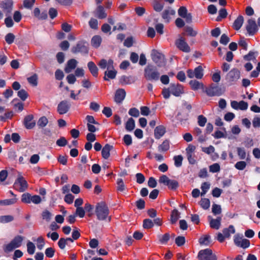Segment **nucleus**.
Listing matches in <instances>:
<instances>
[{
  "instance_id": "53",
  "label": "nucleus",
  "mask_w": 260,
  "mask_h": 260,
  "mask_svg": "<svg viewBox=\"0 0 260 260\" xmlns=\"http://www.w3.org/2000/svg\"><path fill=\"white\" fill-rule=\"evenodd\" d=\"M212 211L215 215L220 214L221 212V206L219 205L213 204L212 205Z\"/></svg>"
},
{
  "instance_id": "34",
  "label": "nucleus",
  "mask_w": 260,
  "mask_h": 260,
  "mask_svg": "<svg viewBox=\"0 0 260 260\" xmlns=\"http://www.w3.org/2000/svg\"><path fill=\"white\" fill-rule=\"evenodd\" d=\"M170 238V235L169 233H166L164 235H158L157 239L159 242L161 244H166L169 241Z\"/></svg>"
},
{
  "instance_id": "55",
  "label": "nucleus",
  "mask_w": 260,
  "mask_h": 260,
  "mask_svg": "<svg viewBox=\"0 0 260 260\" xmlns=\"http://www.w3.org/2000/svg\"><path fill=\"white\" fill-rule=\"evenodd\" d=\"M38 78L37 75L35 74L27 78L28 82L33 86H37Z\"/></svg>"
},
{
  "instance_id": "37",
  "label": "nucleus",
  "mask_w": 260,
  "mask_h": 260,
  "mask_svg": "<svg viewBox=\"0 0 260 260\" xmlns=\"http://www.w3.org/2000/svg\"><path fill=\"white\" fill-rule=\"evenodd\" d=\"M135 127V122L133 118H129L125 124V129L127 131H132Z\"/></svg>"
},
{
  "instance_id": "41",
  "label": "nucleus",
  "mask_w": 260,
  "mask_h": 260,
  "mask_svg": "<svg viewBox=\"0 0 260 260\" xmlns=\"http://www.w3.org/2000/svg\"><path fill=\"white\" fill-rule=\"evenodd\" d=\"M199 242L201 245H209L211 243L210 237L209 236L202 237L200 238Z\"/></svg>"
},
{
  "instance_id": "27",
  "label": "nucleus",
  "mask_w": 260,
  "mask_h": 260,
  "mask_svg": "<svg viewBox=\"0 0 260 260\" xmlns=\"http://www.w3.org/2000/svg\"><path fill=\"white\" fill-rule=\"evenodd\" d=\"M189 84L190 85L191 89L193 90H197L204 88L203 84L196 80H192L190 81Z\"/></svg>"
},
{
  "instance_id": "58",
  "label": "nucleus",
  "mask_w": 260,
  "mask_h": 260,
  "mask_svg": "<svg viewBox=\"0 0 260 260\" xmlns=\"http://www.w3.org/2000/svg\"><path fill=\"white\" fill-rule=\"evenodd\" d=\"M246 166V163L244 161H238L235 165V167L239 170H243Z\"/></svg>"
},
{
  "instance_id": "5",
  "label": "nucleus",
  "mask_w": 260,
  "mask_h": 260,
  "mask_svg": "<svg viewBox=\"0 0 260 260\" xmlns=\"http://www.w3.org/2000/svg\"><path fill=\"white\" fill-rule=\"evenodd\" d=\"M152 60L158 67H162L166 65V60L165 56L156 50H153L151 54Z\"/></svg>"
},
{
  "instance_id": "47",
  "label": "nucleus",
  "mask_w": 260,
  "mask_h": 260,
  "mask_svg": "<svg viewBox=\"0 0 260 260\" xmlns=\"http://www.w3.org/2000/svg\"><path fill=\"white\" fill-rule=\"evenodd\" d=\"M42 216L43 219L48 222L51 220L52 215L48 210H45L42 212Z\"/></svg>"
},
{
  "instance_id": "63",
  "label": "nucleus",
  "mask_w": 260,
  "mask_h": 260,
  "mask_svg": "<svg viewBox=\"0 0 260 260\" xmlns=\"http://www.w3.org/2000/svg\"><path fill=\"white\" fill-rule=\"evenodd\" d=\"M18 96L24 101L27 99L28 94L24 89H21L18 92Z\"/></svg>"
},
{
  "instance_id": "33",
  "label": "nucleus",
  "mask_w": 260,
  "mask_h": 260,
  "mask_svg": "<svg viewBox=\"0 0 260 260\" xmlns=\"http://www.w3.org/2000/svg\"><path fill=\"white\" fill-rule=\"evenodd\" d=\"M95 15L100 19H104L107 17V14L105 13L104 8L101 6H99L95 11Z\"/></svg>"
},
{
  "instance_id": "24",
  "label": "nucleus",
  "mask_w": 260,
  "mask_h": 260,
  "mask_svg": "<svg viewBox=\"0 0 260 260\" xmlns=\"http://www.w3.org/2000/svg\"><path fill=\"white\" fill-rule=\"evenodd\" d=\"M220 91V88L216 86H211L210 88L207 89L206 92L208 95L210 96H213L215 95H220L221 94Z\"/></svg>"
},
{
  "instance_id": "17",
  "label": "nucleus",
  "mask_w": 260,
  "mask_h": 260,
  "mask_svg": "<svg viewBox=\"0 0 260 260\" xmlns=\"http://www.w3.org/2000/svg\"><path fill=\"white\" fill-rule=\"evenodd\" d=\"M13 3L11 0H6L1 4V6L3 9L6 15H10L12 11Z\"/></svg>"
},
{
  "instance_id": "43",
  "label": "nucleus",
  "mask_w": 260,
  "mask_h": 260,
  "mask_svg": "<svg viewBox=\"0 0 260 260\" xmlns=\"http://www.w3.org/2000/svg\"><path fill=\"white\" fill-rule=\"evenodd\" d=\"M174 165L176 167H180L182 164L183 157L181 155L174 156Z\"/></svg>"
},
{
  "instance_id": "29",
  "label": "nucleus",
  "mask_w": 260,
  "mask_h": 260,
  "mask_svg": "<svg viewBox=\"0 0 260 260\" xmlns=\"http://www.w3.org/2000/svg\"><path fill=\"white\" fill-rule=\"evenodd\" d=\"M108 71H106L105 72V76L104 79L105 80L108 81L109 79H114L116 77V75L117 74V72L113 69H108Z\"/></svg>"
},
{
  "instance_id": "51",
  "label": "nucleus",
  "mask_w": 260,
  "mask_h": 260,
  "mask_svg": "<svg viewBox=\"0 0 260 260\" xmlns=\"http://www.w3.org/2000/svg\"><path fill=\"white\" fill-rule=\"evenodd\" d=\"M167 186L171 189L175 190L178 187V182L175 180L170 179Z\"/></svg>"
},
{
  "instance_id": "26",
  "label": "nucleus",
  "mask_w": 260,
  "mask_h": 260,
  "mask_svg": "<svg viewBox=\"0 0 260 260\" xmlns=\"http://www.w3.org/2000/svg\"><path fill=\"white\" fill-rule=\"evenodd\" d=\"M170 142L169 140H164L162 143L158 146V151L160 152H166L170 149Z\"/></svg>"
},
{
  "instance_id": "62",
  "label": "nucleus",
  "mask_w": 260,
  "mask_h": 260,
  "mask_svg": "<svg viewBox=\"0 0 260 260\" xmlns=\"http://www.w3.org/2000/svg\"><path fill=\"white\" fill-rule=\"evenodd\" d=\"M15 39V36L12 33L8 34L5 37V41L8 44H11Z\"/></svg>"
},
{
  "instance_id": "61",
  "label": "nucleus",
  "mask_w": 260,
  "mask_h": 260,
  "mask_svg": "<svg viewBox=\"0 0 260 260\" xmlns=\"http://www.w3.org/2000/svg\"><path fill=\"white\" fill-rule=\"evenodd\" d=\"M128 114L132 116L138 117L140 115V112L138 109L136 108H133L129 109L128 111Z\"/></svg>"
},
{
  "instance_id": "40",
  "label": "nucleus",
  "mask_w": 260,
  "mask_h": 260,
  "mask_svg": "<svg viewBox=\"0 0 260 260\" xmlns=\"http://www.w3.org/2000/svg\"><path fill=\"white\" fill-rule=\"evenodd\" d=\"M17 200V199L16 198L1 200L0 201V205L6 206L13 205L16 203Z\"/></svg>"
},
{
  "instance_id": "2",
  "label": "nucleus",
  "mask_w": 260,
  "mask_h": 260,
  "mask_svg": "<svg viewBox=\"0 0 260 260\" xmlns=\"http://www.w3.org/2000/svg\"><path fill=\"white\" fill-rule=\"evenodd\" d=\"M95 214L97 218L100 220H104L108 217V221L111 220V217L108 216L109 209L104 202H100L97 204L95 207Z\"/></svg>"
},
{
  "instance_id": "19",
  "label": "nucleus",
  "mask_w": 260,
  "mask_h": 260,
  "mask_svg": "<svg viewBox=\"0 0 260 260\" xmlns=\"http://www.w3.org/2000/svg\"><path fill=\"white\" fill-rule=\"evenodd\" d=\"M126 92L123 89H118L116 91L114 101L116 103H121L124 99Z\"/></svg>"
},
{
  "instance_id": "39",
  "label": "nucleus",
  "mask_w": 260,
  "mask_h": 260,
  "mask_svg": "<svg viewBox=\"0 0 260 260\" xmlns=\"http://www.w3.org/2000/svg\"><path fill=\"white\" fill-rule=\"evenodd\" d=\"M200 205L202 208L205 210H207L209 209L210 205V202L208 199L207 198H203L201 199Z\"/></svg>"
},
{
  "instance_id": "44",
  "label": "nucleus",
  "mask_w": 260,
  "mask_h": 260,
  "mask_svg": "<svg viewBox=\"0 0 260 260\" xmlns=\"http://www.w3.org/2000/svg\"><path fill=\"white\" fill-rule=\"evenodd\" d=\"M14 220L12 215H4L0 216V222L5 223L11 222Z\"/></svg>"
},
{
  "instance_id": "49",
  "label": "nucleus",
  "mask_w": 260,
  "mask_h": 260,
  "mask_svg": "<svg viewBox=\"0 0 260 260\" xmlns=\"http://www.w3.org/2000/svg\"><path fill=\"white\" fill-rule=\"evenodd\" d=\"M237 150L238 155L240 159H244L246 158V153L244 148L238 147Z\"/></svg>"
},
{
  "instance_id": "46",
  "label": "nucleus",
  "mask_w": 260,
  "mask_h": 260,
  "mask_svg": "<svg viewBox=\"0 0 260 260\" xmlns=\"http://www.w3.org/2000/svg\"><path fill=\"white\" fill-rule=\"evenodd\" d=\"M154 225L153 222L150 219H145L143 220V226L144 229H149Z\"/></svg>"
},
{
  "instance_id": "54",
  "label": "nucleus",
  "mask_w": 260,
  "mask_h": 260,
  "mask_svg": "<svg viewBox=\"0 0 260 260\" xmlns=\"http://www.w3.org/2000/svg\"><path fill=\"white\" fill-rule=\"evenodd\" d=\"M89 25L91 28L97 29L98 28V21L94 18H91L89 21Z\"/></svg>"
},
{
  "instance_id": "12",
  "label": "nucleus",
  "mask_w": 260,
  "mask_h": 260,
  "mask_svg": "<svg viewBox=\"0 0 260 260\" xmlns=\"http://www.w3.org/2000/svg\"><path fill=\"white\" fill-rule=\"evenodd\" d=\"M178 15L185 18L187 23H190L192 21V15L190 13H187V10L186 7L182 6L179 8L178 11Z\"/></svg>"
},
{
  "instance_id": "3",
  "label": "nucleus",
  "mask_w": 260,
  "mask_h": 260,
  "mask_svg": "<svg viewBox=\"0 0 260 260\" xmlns=\"http://www.w3.org/2000/svg\"><path fill=\"white\" fill-rule=\"evenodd\" d=\"M23 240L24 237L18 235L15 237L9 244L4 246V250L6 252H9L20 247Z\"/></svg>"
},
{
  "instance_id": "45",
  "label": "nucleus",
  "mask_w": 260,
  "mask_h": 260,
  "mask_svg": "<svg viewBox=\"0 0 260 260\" xmlns=\"http://www.w3.org/2000/svg\"><path fill=\"white\" fill-rule=\"evenodd\" d=\"M26 246L28 253L30 254H33L36 249L35 244L32 242L29 241L27 242Z\"/></svg>"
},
{
  "instance_id": "31",
  "label": "nucleus",
  "mask_w": 260,
  "mask_h": 260,
  "mask_svg": "<svg viewBox=\"0 0 260 260\" xmlns=\"http://www.w3.org/2000/svg\"><path fill=\"white\" fill-rule=\"evenodd\" d=\"M87 67L91 74L96 77L98 75V69L95 64L93 61H89L87 64Z\"/></svg>"
},
{
  "instance_id": "56",
  "label": "nucleus",
  "mask_w": 260,
  "mask_h": 260,
  "mask_svg": "<svg viewBox=\"0 0 260 260\" xmlns=\"http://www.w3.org/2000/svg\"><path fill=\"white\" fill-rule=\"evenodd\" d=\"M85 210L82 207L76 208V212L75 213L76 216H79L80 218H83L85 216Z\"/></svg>"
},
{
  "instance_id": "7",
  "label": "nucleus",
  "mask_w": 260,
  "mask_h": 260,
  "mask_svg": "<svg viewBox=\"0 0 260 260\" xmlns=\"http://www.w3.org/2000/svg\"><path fill=\"white\" fill-rule=\"evenodd\" d=\"M14 187L20 192L24 191L28 188V184L23 177L19 174L14 184Z\"/></svg>"
},
{
  "instance_id": "59",
  "label": "nucleus",
  "mask_w": 260,
  "mask_h": 260,
  "mask_svg": "<svg viewBox=\"0 0 260 260\" xmlns=\"http://www.w3.org/2000/svg\"><path fill=\"white\" fill-rule=\"evenodd\" d=\"M207 122V118L201 115L198 117V123L200 126H204Z\"/></svg>"
},
{
  "instance_id": "60",
  "label": "nucleus",
  "mask_w": 260,
  "mask_h": 260,
  "mask_svg": "<svg viewBox=\"0 0 260 260\" xmlns=\"http://www.w3.org/2000/svg\"><path fill=\"white\" fill-rule=\"evenodd\" d=\"M220 168L218 164L215 163L209 167L210 172L212 173H216L220 171Z\"/></svg>"
},
{
  "instance_id": "64",
  "label": "nucleus",
  "mask_w": 260,
  "mask_h": 260,
  "mask_svg": "<svg viewBox=\"0 0 260 260\" xmlns=\"http://www.w3.org/2000/svg\"><path fill=\"white\" fill-rule=\"evenodd\" d=\"M37 241V246L38 248L40 250L42 249L45 245V242L44 239L42 237H39L38 238Z\"/></svg>"
},
{
  "instance_id": "32",
  "label": "nucleus",
  "mask_w": 260,
  "mask_h": 260,
  "mask_svg": "<svg viewBox=\"0 0 260 260\" xmlns=\"http://www.w3.org/2000/svg\"><path fill=\"white\" fill-rule=\"evenodd\" d=\"M112 148V146L109 144H106L103 147L102 150V155L103 158L107 159L109 157L110 155V151Z\"/></svg>"
},
{
  "instance_id": "9",
  "label": "nucleus",
  "mask_w": 260,
  "mask_h": 260,
  "mask_svg": "<svg viewBox=\"0 0 260 260\" xmlns=\"http://www.w3.org/2000/svg\"><path fill=\"white\" fill-rule=\"evenodd\" d=\"M175 45L180 50L184 52L188 53L190 51L189 46L182 37H180L176 40Z\"/></svg>"
},
{
  "instance_id": "22",
  "label": "nucleus",
  "mask_w": 260,
  "mask_h": 260,
  "mask_svg": "<svg viewBox=\"0 0 260 260\" xmlns=\"http://www.w3.org/2000/svg\"><path fill=\"white\" fill-rule=\"evenodd\" d=\"M34 116L28 115L25 116L24 119V124L27 129H31L36 125V122L33 120Z\"/></svg>"
},
{
  "instance_id": "38",
  "label": "nucleus",
  "mask_w": 260,
  "mask_h": 260,
  "mask_svg": "<svg viewBox=\"0 0 260 260\" xmlns=\"http://www.w3.org/2000/svg\"><path fill=\"white\" fill-rule=\"evenodd\" d=\"M195 78L198 79L202 78L204 75L203 70L201 66H199L196 68L194 70Z\"/></svg>"
},
{
  "instance_id": "16",
  "label": "nucleus",
  "mask_w": 260,
  "mask_h": 260,
  "mask_svg": "<svg viewBox=\"0 0 260 260\" xmlns=\"http://www.w3.org/2000/svg\"><path fill=\"white\" fill-rule=\"evenodd\" d=\"M246 30L249 35H253L257 30V26L255 21L252 19H249L247 21L246 25Z\"/></svg>"
},
{
  "instance_id": "52",
  "label": "nucleus",
  "mask_w": 260,
  "mask_h": 260,
  "mask_svg": "<svg viewBox=\"0 0 260 260\" xmlns=\"http://www.w3.org/2000/svg\"><path fill=\"white\" fill-rule=\"evenodd\" d=\"M48 122V119L46 117L43 116L39 119L38 125L41 127H44L47 124Z\"/></svg>"
},
{
  "instance_id": "57",
  "label": "nucleus",
  "mask_w": 260,
  "mask_h": 260,
  "mask_svg": "<svg viewBox=\"0 0 260 260\" xmlns=\"http://www.w3.org/2000/svg\"><path fill=\"white\" fill-rule=\"evenodd\" d=\"M117 189L120 191H123L125 189V185L124 184L123 180L119 178L117 180Z\"/></svg>"
},
{
  "instance_id": "14",
  "label": "nucleus",
  "mask_w": 260,
  "mask_h": 260,
  "mask_svg": "<svg viewBox=\"0 0 260 260\" xmlns=\"http://www.w3.org/2000/svg\"><path fill=\"white\" fill-rule=\"evenodd\" d=\"M70 108V104L67 101H62L57 106V112L59 114L67 113Z\"/></svg>"
},
{
  "instance_id": "11",
  "label": "nucleus",
  "mask_w": 260,
  "mask_h": 260,
  "mask_svg": "<svg viewBox=\"0 0 260 260\" xmlns=\"http://www.w3.org/2000/svg\"><path fill=\"white\" fill-rule=\"evenodd\" d=\"M71 51L74 53L80 52L87 54L88 53V49L85 43L79 42L75 46L72 47Z\"/></svg>"
},
{
  "instance_id": "4",
  "label": "nucleus",
  "mask_w": 260,
  "mask_h": 260,
  "mask_svg": "<svg viewBox=\"0 0 260 260\" xmlns=\"http://www.w3.org/2000/svg\"><path fill=\"white\" fill-rule=\"evenodd\" d=\"M21 202L25 204L33 203L39 204L42 202L41 198L38 195H32L30 193L25 192L21 196Z\"/></svg>"
},
{
  "instance_id": "18",
  "label": "nucleus",
  "mask_w": 260,
  "mask_h": 260,
  "mask_svg": "<svg viewBox=\"0 0 260 260\" xmlns=\"http://www.w3.org/2000/svg\"><path fill=\"white\" fill-rule=\"evenodd\" d=\"M175 14V11L171 8L165 10L161 14V16L164 21L169 23L171 19V16Z\"/></svg>"
},
{
  "instance_id": "1",
  "label": "nucleus",
  "mask_w": 260,
  "mask_h": 260,
  "mask_svg": "<svg viewBox=\"0 0 260 260\" xmlns=\"http://www.w3.org/2000/svg\"><path fill=\"white\" fill-rule=\"evenodd\" d=\"M160 74L155 67L148 64L144 69L145 78L150 81H157L159 79Z\"/></svg>"
},
{
  "instance_id": "13",
  "label": "nucleus",
  "mask_w": 260,
  "mask_h": 260,
  "mask_svg": "<svg viewBox=\"0 0 260 260\" xmlns=\"http://www.w3.org/2000/svg\"><path fill=\"white\" fill-rule=\"evenodd\" d=\"M171 92L176 96H179L183 93V86L179 84H171L170 85Z\"/></svg>"
},
{
  "instance_id": "10",
  "label": "nucleus",
  "mask_w": 260,
  "mask_h": 260,
  "mask_svg": "<svg viewBox=\"0 0 260 260\" xmlns=\"http://www.w3.org/2000/svg\"><path fill=\"white\" fill-rule=\"evenodd\" d=\"M234 243L239 247H242L243 248H248L250 245V242L246 239H242V237H240L238 235H236L234 236Z\"/></svg>"
},
{
  "instance_id": "36",
  "label": "nucleus",
  "mask_w": 260,
  "mask_h": 260,
  "mask_svg": "<svg viewBox=\"0 0 260 260\" xmlns=\"http://www.w3.org/2000/svg\"><path fill=\"white\" fill-rule=\"evenodd\" d=\"M223 234L226 238H229L231 234L235 233V228L233 225H231L228 228H225L222 231Z\"/></svg>"
},
{
  "instance_id": "15",
  "label": "nucleus",
  "mask_w": 260,
  "mask_h": 260,
  "mask_svg": "<svg viewBox=\"0 0 260 260\" xmlns=\"http://www.w3.org/2000/svg\"><path fill=\"white\" fill-rule=\"evenodd\" d=\"M231 105L233 109L241 110H247L248 106L247 103L244 101H241L239 102L236 101H233L231 103Z\"/></svg>"
},
{
  "instance_id": "30",
  "label": "nucleus",
  "mask_w": 260,
  "mask_h": 260,
  "mask_svg": "<svg viewBox=\"0 0 260 260\" xmlns=\"http://www.w3.org/2000/svg\"><path fill=\"white\" fill-rule=\"evenodd\" d=\"M244 22V18L242 16H239L235 20L233 24V27L236 30H239L242 26Z\"/></svg>"
},
{
  "instance_id": "42",
  "label": "nucleus",
  "mask_w": 260,
  "mask_h": 260,
  "mask_svg": "<svg viewBox=\"0 0 260 260\" xmlns=\"http://www.w3.org/2000/svg\"><path fill=\"white\" fill-rule=\"evenodd\" d=\"M179 218V213L176 209H174L172 212L171 222L172 224L176 223L178 218Z\"/></svg>"
},
{
  "instance_id": "50",
  "label": "nucleus",
  "mask_w": 260,
  "mask_h": 260,
  "mask_svg": "<svg viewBox=\"0 0 260 260\" xmlns=\"http://www.w3.org/2000/svg\"><path fill=\"white\" fill-rule=\"evenodd\" d=\"M227 12L226 9H221L219 11V16L216 18V20L217 21H219L221 20L222 18H224L227 16Z\"/></svg>"
},
{
  "instance_id": "35",
  "label": "nucleus",
  "mask_w": 260,
  "mask_h": 260,
  "mask_svg": "<svg viewBox=\"0 0 260 260\" xmlns=\"http://www.w3.org/2000/svg\"><path fill=\"white\" fill-rule=\"evenodd\" d=\"M102 42V38L100 36L96 35L92 37L91 40V45L94 48H98Z\"/></svg>"
},
{
  "instance_id": "25",
  "label": "nucleus",
  "mask_w": 260,
  "mask_h": 260,
  "mask_svg": "<svg viewBox=\"0 0 260 260\" xmlns=\"http://www.w3.org/2000/svg\"><path fill=\"white\" fill-rule=\"evenodd\" d=\"M166 133V128L162 125L157 126L154 129V137L156 139H159Z\"/></svg>"
},
{
  "instance_id": "6",
  "label": "nucleus",
  "mask_w": 260,
  "mask_h": 260,
  "mask_svg": "<svg viewBox=\"0 0 260 260\" xmlns=\"http://www.w3.org/2000/svg\"><path fill=\"white\" fill-rule=\"evenodd\" d=\"M198 257L200 260H217L216 255L209 248L200 250Z\"/></svg>"
},
{
  "instance_id": "23",
  "label": "nucleus",
  "mask_w": 260,
  "mask_h": 260,
  "mask_svg": "<svg viewBox=\"0 0 260 260\" xmlns=\"http://www.w3.org/2000/svg\"><path fill=\"white\" fill-rule=\"evenodd\" d=\"M209 224L211 228L218 230L221 225V218L218 217L216 219H213L211 216H208Z\"/></svg>"
},
{
  "instance_id": "48",
  "label": "nucleus",
  "mask_w": 260,
  "mask_h": 260,
  "mask_svg": "<svg viewBox=\"0 0 260 260\" xmlns=\"http://www.w3.org/2000/svg\"><path fill=\"white\" fill-rule=\"evenodd\" d=\"M153 8L155 11L159 12L163 9L164 4L156 1L153 3Z\"/></svg>"
},
{
  "instance_id": "28",
  "label": "nucleus",
  "mask_w": 260,
  "mask_h": 260,
  "mask_svg": "<svg viewBox=\"0 0 260 260\" xmlns=\"http://www.w3.org/2000/svg\"><path fill=\"white\" fill-rule=\"evenodd\" d=\"M34 16L39 19H45L47 17V12L44 11L41 12L38 8H36L34 10Z\"/></svg>"
},
{
  "instance_id": "21",
  "label": "nucleus",
  "mask_w": 260,
  "mask_h": 260,
  "mask_svg": "<svg viewBox=\"0 0 260 260\" xmlns=\"http://www.w3.org/2000/svg\"><path fill=\"white\" fill-rule=\"evenodd\" d=\"M99 66L102 69H105L106 68L107 69H113V61L110 59L107 61L105 59H101L98 63Z\"/></svg>"
},
{
  "instance_id": "8",
  "label": "nucleus",
  "mask_w": 260,
  "mask_h": 260,
  "mask_svg": "<svg viewBox=\"0 0 260 260\" xmlns=\"http://www.w3.org/2000/svg\"><path fill=\"white\" fill-rule=\"evenodd\" d=\"M240 78V72L237 69L231 70L226 76V80L230 83H235Z\"/></svg>"
},
{
  "instance_id": "20",
  "label": "nucleus",
  "mask_w": 260,
  "mask_h": 260,
  "mask_svg": "<svg viewBox=\"0 0 260 260\" xmlns=\"http://www.w3.org/2000/svg\"><path fill=\"white\" fill-rule=\"evenodd\" d=\"M78 64V61L75 59H71L67 61L64 68V71L66 73H71L75 69Z\"/></svg>"
}]
</instances>
